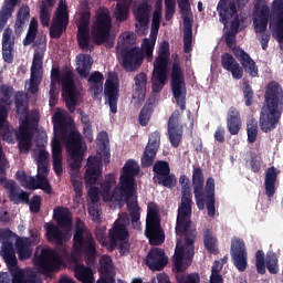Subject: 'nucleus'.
Here are the masks:
<instances>
[{
	"mask_svg": "<svg viewBox=\"0 0 283 283\" xmlns=\"http://www.w3.org/2000/svg\"><path fill=\"white\" fill-rule=\"evenodd\" d=\"M18 147L21 154H28L32 147V135L28 126H21L18 134Z\"/></svg>",
	"mask_w": 283,
	"mask_h": 283,
	"instance_id": "49530a36",
	"label": "nucleus"
},
{
	"mask_svg": "<svg viewBox=\"0 0 283 283\" xmlns=\"http://www.w3.org/2000/svg\"><path fill=\"white\" fill-rule=\"evenodd\" d=\"M154 171V184L166 187L167 189H174L178 184L176 175L171 174V167L168 161L158 160L153 166Z\"/></svg>",
	"mask_w": 283,
	"mask_h": 283,
	"instance_id": "4468645a",
	"label": "nucleus"
},
{
	"mask_svg": "<svg viewBox=\"0 0 283 283\" xmlns=\"http://www.w3.org/2000/svg\"><path fill=\"white\" fill-rule=\"evenodd\" d=\"M106 231V227H96L95 238L97 242H99L101 247H104L105 249H107V251H109V238H107Z\"/></svg>",
	"mask_w": 283,
	"mask_h": 283,
	"instance_id": "e2e57ef3",
	"label": "nucleus"
},
{
	"mask_svg": "<svg viewBox=\"0 0 283 283\" xmlns=\"http://www.w3.org/2000/svg\"><path fill=\"white\" fill-rule=\"evenodd\" d=\"M127 224H129V217L127 214H123L114 222L113 228L108 232L109 251H114V249L118 247L119 240H129V230H127Z\"/></svg>",
	"mask_w": 283,
	"mask_h": 283,
	"instance_id": "a211bd4d",
	"label": "nucleus"
},
{
	"mask_svg": "<svg viewBox=\"0 0 283 283\" xmlns=\"http://www.w3.org/2000/svg\"><path fill=\"white\" fill-rule=\"evenodd\" d=\"M92 19V13L90 10L84 11L81 14L80 23L77 25V43L83 52L92 50L90 45L91 35H90V20Z\"/></svg>",
	"mask_w": 283,
	"mask_h": 283,
	"instance_id": "4be33fe9",
	"label": "nucleus"
},
{
	"mask_svg": "<svg viewBox=\"0 0 283 283\" xmlns=\"http://www.w3.org/2000/svg\"><path fill=\"white\" fill-rule=\"evenodd\" d=\"M128 41L129 34L126 35L123 42V46L120 48L122 67H124L126 72H136V69L143 65L145 55H143V51L136 46H125Z\"/></svg>",
	"mask_w": 283,
	"mask_h": 283,
	"instance_id": "9b49d317",
	"label": "nucleus"
},
{
	"mask_svg": "<svg viewBox=\"0 0 283 283\" xmlns=\"http://www.w3.org/2000/svg\"><path fill=\"white\" fill-rule=\"evenodd\" d=\"M77 67L76 72L82 78H87L90 76V72L92 70V65H94V60L92 59V55L80 53L76 56Z\"/></svg>",
	"mask_w": 283,
	"mask_h": 283,
	"instance_id": "37998d69",
	"label": "nucleus"
},
{
	"mask_svg": "<svg viewBox=\"0 0 283 283\" xmlns=\"http://www.w3.org/2000/svg\"><path fill=\"white\" fill-rule=\"evenodd\" d=\"M113 17L117 23H125V21L129 19V3L125 1L117 2L113 12Z\"/></svg>",
	"mask_w": 283,
	"mask_h": 283,
	"instance_id": "3c124183",
	"label": "nucleus"
},
{
	"mask_svg": "<svg viewBox=\"0 0 283 283\" xmlns=\"http://www.w3.org/2000/svg\"><path fill=\"white\" fill-rule=\"evenodd\" d=\"M158 149H160V132L155 130L148 137V144L142 156V167L147 168L154 165Z\"/></svg>",
	"mask_w": 283,
	"mask_h": 283,
	"instance_id": "5701e85b",
	"label": "nucleus"
},
{
	"mask_svg": "<svg viewBox=\"0 0 283 283\" xmlns=\"http://www.w3.org/2000/svg\"><path fill=\"white\" fill-rule=\"evenodd\" d=\"M283 112V90L279 82L272 81L268 84L264 94V105L261 108L259 125L261 132L269 134L273 132Z\"/></svg>",
	"mask_w": 283,
	"mask_h": 283,
	"instance_id": "7ed1b4c3",
	"label": "nucleus"
},
{
	"mask_svg": "<svg viewBox=\"0 0 283 283\" xmlns=\"http://www.w3.org/2000/svg\"><path fill=\"white\" fill-rule=\"evenodd\" d=\"M238 33L232 31L226 32V45L229 50H232L234 56L240 61L242 67H244L245 72L250 74V76H258V66L255 65V61L251 59L249 53L244 52V50L235 46V35Z\"/></svg>",
	"mask_w": 283,
	"mask_h": 283,
	"instance_id": "9d476101",
	"label": "nucleus"
},
{
	"mask_svg": "<svg viewBox=\"0 0 283 283\" xmlns=\"http://www.w3.org/2000/svg\"><path fill=\"white\" fill-rule=\"evenodd\" d=\"M14 104L18 116H25L28 114V103H25V94L23 92L15 93Z\"/></svg>",
	"mask_w": 283,
	"mask_h": 283,
	"instance_id": "680f3d73",
	"label": "nucleus"
},
{
	"mask_svg": "<svg viewBox=\"0 0 283 283\" xmlns=\"http://www.w3.org/2000/svg\"><path fill=\"white\" fill-rule=\"evenodd\" d=\"M135 82V93L137 94L138 98H145L147 94V74L142 72L138 73L134 77Z\"/></svg>",
	"mask_w": 283,
	"mask_h": 283,
	"instance_id": "864d4df0",
	"label": "nucleus"
},
{
	"mask_svg": "<svg viewBox=\"0 0 283 283\" xmlns=\"http://www.w3.org/2000/svg\"><path fill=\"white\" fill-rule=\"evenodd\" d=\"M53 218L56 220L59 227L63 229H72V212L65 207H56L53 210Z\"/></svg>",
	"mask_w": 283,
	"mask_h": 283,
	"instance_id": "c03bdc74",
	"label": "nucleus"
},
{
	"mask_svg": "<svg viewBox=\"0 0 283 283\" xmlns=\"http://www.w3.org/2000/svg\"><path fill=\"white\" fill-rule=\"evenodd\" d=\"M255 269L259 275H265L266 269L271 275H277L280 273L277 254L273 251H268L265 255L264 251L258 250L255 252Z\"/></svg>",
	"mask_w": 283,
	"mask_h": 283,
	"instance_id": "f8f14e48",
	"label": "nucleus"
},
{
	"mask_svg": "<svg viewBox=\"0 0 283 283\" xmlns=\"http://www.w3.org/2000/svg\"><path fill=\"white\" fill-rule=\"evenodd\" d=\"M151 114H154V101L148 99L139 112L138 122L142 127H147V125H149Z\"/></svg>",
	"mask_w": 283,
	"mask_h": 283,
	"instance_id": "603ef678",
	"label": "nucleus"
},
{
	"mask_svg": "<svg viewBox=\"0 0 283 283\" xmlns=\"http://www.w3.org/2000/svg\"><path fill=\"white\" fill-rule=\"evenodd\" d=\"M30 21V6L22 4L18 10L14 23V34L15 36H21L23 34V30H25V25Z\"/></svg>",
	"mask_w": 283,
	"mask_h": 283,
	"instance_id": "58836bf2",
	"label": "nucleus"
},
{
	"mask_svg": "<svg viewBox=\"0 0 283 283\" xmlns=\"http://www.w3.org/2000/svg\"><path fill=\"white\" fill-rule=\"evenodd\" d=\"M127 210L130 216V222L135 229L140 227V207L137 201H126Z\"/></svg>",
	"mask_w": 283,
	"mask_h": 283,
	"instance_id": "6e6d98bb",
	"label": "nucleus"
},
{
	"mask_svg": "<svg viewBox=\"0 0 283 283\" xmlns=\"http://www.w3.org/2000/svg\"><path fill=\"white\" fill-rule=\"evenodd\" d=\"M67 23H70V13L67 12V3L60 0L55 17L50 28L51 39H61L63 36V30L67 29Z\"/></svg>",
	"mask_w": 283,
	"mask_h": 283,
	"instance_id": "f3484780",
	"label": "nucleus"
},
{
	"mask_svg": "<svg viewBox=\"0 0 283 283\" xmlns=\"http://www.w3.org/2000/svg\"><path fill=\"white\" fill-rule=\"evenodd\" d=\"M243 98L247 107H251V105H253L255 93L253 92V87H251L249 82L243 83Z\"/></svg>",
	"mask_w": 283,
	"mask_h": 283,
	"instance_id": "69168bd1",
	"label": "nucleus"
},
{
	"mask_svg": "<svg viewBox=\"0 0 283 283\" xmlns=\"http://www.w3.org/2000/svg\"><path fill=\"white\" fill-rule=\"evenodd\" d=\"M15 249L20 262H25L32 258V241L30 239H18L15 241Z\"/></svg>",
	"mask_w": 283,
	"mask_h": 283,
	"instance_id": "a18cd8bd",
	"label": "nucleus"
},
{
	"mask_svg": "<svg viewBox=\"0 0 283 283\" xmlns=\"http://www.w3.org/2000/svg\"><path fill=\"white\" fill-rule=\"evenodd\" d=\"M56 0H44L40 4V23L42 28H50V8L55 6Z\"/></svg>",
	"mask_w": 283,
	"mask_h": 283,
	"instance_id": "09e8293b",
	"label": "nucleus"
},
{
	"mask_svg": "<svg viewBox=\"0 0 283 283\" xmlns=\"http://www.w3.org/2000/svg\"><path fill=\"white\" fill-rule=\"evenodd\" d=\"M112 32V17L109 10L104 9L97 12V17L93 27V35L97 45H103L109 39Z\"/></svg>",
	"mask_w": 283,
	"mask_h": 283,
	"instance_id": "2eb2a0df",
	"label": "nucleus"
},
{
	"mask_svg": "<svg viewBox=\"0 0 283 283\" xmlns=\"http://www.w3.org/2000/svg\"><path fill=\"white\" fill-rule=\"evenodd\" d=\"M77 114L81 116V122L83 124V129L86 138L92 140V122H90V115H87L83 109L77 108Z\"/></svg>",
	"mask_w": 283,
	"mask_h": 283,
	"instance_id": "0e129e2a",
	"label": "nucleus"
},
{
	"mask_svg": "<svg viewBox=\"0 0 283 283\" xmlns=\"http://www.w3.org/2000/svg\"><path fill=\"white\" fill-rule=\"evenodd\" d=\"M51 78V83H54V81L55 83H62L66 107L71 114H74V112H76V105L78 104V98L76 97V84H74V73H72V71H65L63 75H61L59 69H52Z\"/></svg>",
	"mask_w": 283,
	"mask_h": 283,
	"instance_id": "423d86ee",
	"label": "nucleus"
},
{
	"mask_svg": "<svg viewBox=\"0 0 283 283\" xmlns=\"http://www.w3.org/2000/svg\"><path fill=\"white\" fill-rule=\"evenodd\" d=\"M269 15L256 13L258 18L253 19L254 32L258 34L266 33V28H269Z\"/></svg>",
	"mask_w": 283,
	"mask_h": 283,
	"instance_id": "052dcab7",
	"label": "nucleus"
},
{
	"mask_svg": "<svg viewBox=\"0 0 283 283\" xmlns=\"http://www.w3.org/2000/svg\"><path fill=\"white\" fill-rule=\"evenodd\" d=\"M169 258L165 255V250L153 248L149 250L146 264L150 271H163L167 266Z\"/></svg>",
	"mask_w": 283,
	"mask_h": 283,
	"instance_id": "bb28decb",
	"label": "nucleus"
},
{
	"mask_svg": "<svg viewBox=\"0 0 283 283\" xmlns=\"http://www.w3.org/2000/svg\"><path fill=\"white\" fill-rule=\"evenodd\" d=\"M170 87L178 107L185 112L187 109V83H185V71H182L179 61L172 63Z\"/></svg>",
	"mask_w": 283,
	"mask_h": 283,
	"instance_id": "0eeeda50",
	"label": "nucleus"
},
{
	"mask_svg": "<svg viewBox=\"0 0 283 283\" xmlns=\"http://www.w3.org/2000/svg\"><path fill=\"white\" fill-rule=\"evenodd\" d=\"M168 138L170 140L171 147L178 148L180 147V143L182 140V126L180 125V111L175 109L167 125Z\"/></svg>",
	"mask_w": 283,
	"mask_h": 283,
	"instance_id": "393cba45",
	"label": "nucleus"
},
{
	"mask_svg": "<svg viewBox=\"0 0 283 283\" xmlns=\"http://www.w3.org/2000/svg\"><path fill=\"white\" fill-rule=\"evenodd\" d=\"M54 137L51 142L53 170L55 176H63V147L61 140L66 143V151L70 156L69 165L73 171H78L87 151V144L83 142V135L78 132H70V122L63 112L57 111L52 117Z\"/></svg>",
	"mask_w": 283,
	"mask_h": 283,
	"instance_id": "f03ea898",
	"label": "nucleus"
},
{
	"mask_svg": "<svg viewBox=\"0 0 283 283\" xmlns=\"http://www.w3.org/2000/svg\"><path fill=\"white\" fill-rule=\"evenodd\" d=\"M138 185L136 184V178L132 177H119V187L116 189L119 192L118 198H124L125 202H129L132 198H134V193H136Z\"/></svg>",
	"mask_w": 283,
	"mask_h": 283,
	"instance_id": "2f4dec72",
	"label": "nucleus"
},
{
	"mask_svg": "<svg viewBox=\"0 0 283 283\" xmlns=\"http://www.w3.org/2000/svg\"><path fill=\"white\" fill-rule=\"evenodd\" d=\"M19 1L21 0H4V3L0 9V32H3V28L8 25V21L12 18L14 8L19 6Z\"/></svg>",
	"mask_w": 283,
	"mask_h": 283,
	"instance_id": "79ce46f5",
	"label": "nucleus"
},
{
	"mask_svg": "<svg viewBox=\"0 0 283 283\" xmlns=\"http://www.w3.org/2000/svg\"><path fill=\"white\" fill-rule=\"evenodd\" d=\"M217 11L220 23L227 25L238 14V7L231 0H220L217 4Z\"/></svg>",
	"mask_w": 283,
	"mask_h": 283,
	"instance_id": "c756f323",
	"label": "nucleus"
},
{
	"mask_svg": "<svg viewBox=\"0 0 283 283\" xmlns=\"http://www.w3.org/2000/svg\"><path fill=\"white\" fill-rule=\"evenodd\" d=\"M192 189L196 205L200 211L205 209V172L200 166H193L192 169Z\"/></svg>",
	"mask_w": 283,
	"mask_h": 283,
	"instance_id": "b1692460",
	"label": "nucleus"
},
{
	"mask_svg": "<svg viewBox=\"0 0 283 283\" xmlns=\"http://www.w3.org/2000/svg\"><path fill=\"white\" fill-rule=\"evenodd\" d=\"M15 179L18 182H20L21 187H24V189H41V186H39V181L34 177L28 176V174L23 170H18L15 174Z\"/></svg>",
	"mask_w": 283,
	"mask_h": 283,
	"instance_id": "8fccbe9b",
	"label": "nucleus"
},
{
	"mask_svg": "<svg viewBox=\"0 0 283 283\" xmlns=\"http://www.w3.org/2000/svg\"><path fill=\"white\" fill-rule=\"evenodd\" d=\"M177 283H200V274L190 273L188 275H185V274L178 275Z\"/></svg>",
	"mask_w": 283,
	"mask_h": 283,
	"instance_id": "774afa93",
	"label": "nucleus"
},
{
	"mask_svg": "<svg viewBox=\"0 0 283 283\" xmlns=\"http://www.w3.org/2000/svg\"><path fill=\"white\" fill-rule=\"evenodd\" d=\"M0 136L7 143H14V138L18 139L19 136L17 129L8 122V107L3 104H0Z\"/></svg>",
	"mask_w": 283,
	"mask_h": 283,
	"instance_id": "cd10ccee",
	"label": "nucleus"
},
{
	"mask_svg": "<svg viewBox=\"0 0 283 283\" xmlns=\"http://www.w3.org/2000/svg\"><path fill=\"white\" fill-rule=\"evenodd\" d=\"M203 244L207 251H209V253H212V254L218 253V247H217L218 239L213 237V232L209 228L203 230Z\"/></svg>",
	"mask_w": 283,
	"mask_h": 283,
	"instance_id": "bf43d9fd",
	"label": "nucleus"
},
{
	"mask_svg": "<svg viewBox=\"0 0 283 283\" xmlns=\"http://www.w3.org/2000/svg\"><path fill=\"white\" fill-rule=\"evenodd\" d=\"M203 200L209 218H213L216 216V180L212 177H209L206 181Z\"/></svg>",
	"mask_w": 283,
	"mask_h": 283,
	"instance_id": "7c9ffc66",
	"label": "nucleus"
},
{
	"mask_svg": "<svg viewBox=\"0 0 283 283\" xmlns=\"http://www.w3.org/2000/svg\"><path fill=\"white\" fill-rule=\"evenodd\" d=\"M4 187L9 191V198L11 202L14 205H19L20 202H30V195L21 189V187L17 186V181L7 180L4 182Z\"/></svg>",
	"mask_w": 283,
	"mask_h": 283,
	"instance_id": "c9c22d12",
	"label": "nucleus"
},
{
	"mask_svg": "<svg viewBox=\"0 0 283 283\" xmlns=\"http://www.w3.org/2000/svg\"><path fill=\"white\" fill-rule=\"evenodd\" d=\"M45 48L42 50H35L33 53V61L31 65V78H30V92L36 94L39 92V85L43 81V56Z\"/></svg>",
	"mask_w": 283,
	"mask_h": 283,
	"instance_id": "6ab92c4d",
	"label": "nucleus"
},
{
	"mask_svg": "<svg viewBox=\"0 0 283 283\" xmlns=\"http://www.w3.org/2000/svg\"><path fill=\"white\" fill-rule=\"evenodd\" d=\"M75 277L82 283H94V272L85 265H80L75 269Z\"/></svg>",
	"mask_w": 283,
	"mask_h": 283,
	"instance_id": "13d9d810",
	"label": "nucleus"
},
{
	"mask_svg": "<svg viewBox=\"0 0 283 283\" xmlns=\"http://www.w3.org/2000/svg\"><path fill=\"white\" fill-rule=\"evenodd\" d=\"M1 255L9 269L12 283H41V279H39L36 273L25 271L17 266L19 262L17 261V252L14 251L12 241H6L2 243Z\"/></svg>",
	"mask_w": 283,
	"mask_h": 283,
	"instance_id": "20e7f679",
	"label": "nucleus"
},
{
	"mask_svg": "<svg viewBox=\"0 0 283 283\" xmlns=\"http://www.w3.org/2000/svg\"><path fill=\"white\" fill-rule=\"evenodd\" d=\"M179 185H181V203L178 208L175 227L177 245L172 259V269L177 273H182L184 271H187V268L191 266V262H193V255H196V248L193 244L196 242V238H198V231L191 221L193 192H191L189 177L181 175L179 178Z\"/></svg>",
	"mask_w": 283,
	"mask_h": 283,
	"instance_id": "f257e3e1",
	"label": "nucleus"
},
{
	"mask_svg": "<svg viewBox=\"0 0 283 283\" xmlns=\"http://www.w3.org/2000/svg\"><path fill=\"white\" fill-rule=\"evenodd\" d=\"M116 186V179L114 178V175H107L105 177L104 182L102 184V191L104 193V200H118V197L116 196V191L118 189H115L112 192V187Z\"/></svg>",
	"mask_w": 283,
	"mask_h": 283,
	"instance_id": "de8ad7c7",
	"label": "nucleus"
},
{
	"mask_svg": "<svg viewBox=\"0 0 283 283\" xmlns=\"http://www.w3.org/2000/svg\"><path fill=\"white\" fill-rule=\"evenodd\" d=\"M50 174V164H38V174H36V181L44 191V193H52V186L50 185V181L48 180V176Z\"/></svg>",
	"mask_w": 283,
	"mask_h": 283,
	"instance_id": "a19ab883",
	"label": "nucleus"
},
{
	"mask_svg": "<svg viewBox=\"0 0 283 283\" xmlns=\"http://www.w3.org/2000/svg\"><path fill=\"white\" fill-rule=\"evenodd\" d=\"M248 143L253 144L258 140V122L250 120L247 124Z\"/></svg>",
	"mask_w": 283,
	"mask_h": 283,
	"instance_id": "338daca9",
	"label": "nucleus"
},
{
	"mask_svg": "<svg viewBox=\"0 0 283 283\" xmlns=\"http://www.w3.org/2000/svg\"><path fill=\"white\" fill-rule=\"evenodd\" d=\"M44 229L48 242H53V244H56L57 247H63V243L65 242V232H63L59 226L54 223H45Z\"/></svg>",
	"mask_w": 283,
	"mask_h": 283,
	"instance_id": "4c0bfd02",
	"label": "nucleus"
},
{
	"mask_svg": "<svg viewBox=\"0 0 283 283\" xmlns=\"http://www.w3.org/2000/svg\"><path fill=\"white\" fill-rule=\"evenodd\" d=\"M133 14L136 21V28H140L142 34H147L149 30V21L151 19V4L149 2H140L133 9Z\"/></svg>",
	"mask_w": 283,
	"mask_h": 283,
	"instance_id": "a878e982",
	"label": "nucleus"
},
{
	"mask_svg": "<svg viewBox=\"0 0 283 283\" xmlns=\"http://www.w3.org/2000/svg\"><path fill=\"white\" fill-rule=\"evenodd\" d=\"M169 56L171 52L169 51V43L167 41L161 42L159 46L158 55L154 63V72L157 74L158 81L167 80V67L169 66Z\"/></svg>",
	"mask_w": 283,
	"mask_h": 283,
	"instance_id": "412c9836",
	"label": "nucleus"
},
{
	"mask_svg": "<svg viewBox=\"0 0 283 283\" xmlns=\"http://www.w3.org/2000/svg\"><path fill=\"white\" fill-rule=\"evenodd\" d=\"M272 14L270 24L275 34L283 39V0H274L272 2Z\"/></svg>",
	"mask_w": 283,
	"mask_h": 283,
	"instance_id": "473e14b6",
	"label": "nucleus"
},
{
	"mask_svg": "<svg viewBox=\"0 0 283 283\" xmlns=\"http://www.w3.org/2000/svg\"><path fill=\"white\" fill-rule=\"evenodd\" d=\"M227 127L231 136H238L240 129H242V117H240V111L234 106H231L228 111Z\"/></svg>",
	"mask_w": 283,
	"mask_h": 283,
	"instance_id": "e433bc0d",
	"label": "nucleus"
},
{
	"mask_svg": "<svg viewBox=\"0 0 283 283\" xmlns=\"http://www.w3.org/2000/svg\"><path fill=\"white\" fill-rule=\"evenodd\" d=\"M140 174V166L138 163L134 159H128L123 169H122V175L125 178H136Z\"/></svg>",
	"mask_w": 283,
	"mask_h": 283,
	"instance_id": "4d7b16f0",
	"label": "nucleus"
},
{
	"mask_svg": "<svg viewBox=\"0 0 283 283\" xmlns=\"http://www.w3.org/2000/svg\"><path fill=\"white\" fill-rule=\"evenodd\" d=\"M73 249L84 253L88 262L96 260V240L92 237V233L87 232L85 222L83 220H76L75 232L73 235Z\"/></svg>",
	"mask_w": 283,
	"mask_h": 283,
	"instance_id": "39448f33",
	"label": "nucleus"
},
{
	"mask_svg": "<svg viewBox=\"0 0 283 283\" xmlns=\"http://www.w3.org/2000/svg\"><path fill=\"white\" fill-rule=\"evenodd\" d=\"M221 65L223 70L231 72L232 78H237V81H240L244 75V71L231 53H223L221 55Z\"/></svg>",
	"mask_w": 283,
	"mask_h": 283,
	"instance_id": "f704fd0d",
	"label": "nucleus"
},
{
	"mask_svg": "<svg viewBox=\"0 0 283 283\" xmlns=\"http://www.w3.org/2000/svg\"><path fill=\"white\" fill-rule=\"evenodd\" d=\"M145 235L151 247H160L165 242V231L160 227V220L156 214L147 218Z\"/></svg>",
	"mask_w": 283,
	"mask_h": 283,
	"instance_id": "aec40b11",
	"label": "nucleus"
},
{
	"mask_svg": "<svg viewBox=\"0 0 283 283\" xmlns=\"http://www.w3.org/2000/svg\"><path fill=\"white\" fill-rule=\"evenodd\" d=\"M103 176V168H101V159L98 157H90L87 160V168L84 175V180L88 189V198L91 202H98L101 199L98 193L101 192L98 188L94 187L98 182L99 178Z\"/></svg>",
	"mask_w": 283,
	"mask_h": 283,
	"instance_id": "6e6552de",
	"label": "nucleus"
},
{
	"mask_svg": "<svg viewBox=\"0 0 283 283\" xmlns=\"http://www.w3.org/2000/svg\"><path fill=\"white\" fill-rule=\"evenodd\" d=\"M118 92H120L118 82L106 80L104 96L106 101L105 103L109 106L112 114H116L118 112Z\"/></svg>",
	"mask_w": 283,
	"mask_h": 283,
	"instance_id": "c85d7f7f",
	"label": "nucleus"
},
{
	"mask_svg": "<svg viewBox=\"0 0 283 283\" xmlns=\"http://www.w3.org/2000/svg\"><path fill=\"white\" fill-rule=\"evenodd\" d=\"M178 8L184 17V52L189 54L193 43V20L189 18V12H191V6L189 0H177Z\"/></svg>",
	"mask_w": 283,
	"mask_h": 283,
	"instance_id": "ddd939ff",
	"label": "nucleus"
},
{
	"mask_svg": "<svg viewBox=\"0 0 283 283\" xmlns=\"http://www.w3.org/2000/svg\"><path fill=\"white\" fill-rule=\"evenodd\" d=\"M2 59L4 63L14 62V39H12V29L7 28L2 34Z\"/></svg>",
	"mask_w": 283,
	"mask_h": 283,
	"instance_id": "72a5a7b5",
	"label": "nucleus"
},
{
	"mask_svg": "<svg viewBox=\"0 0 283 283\" xmlns=\"http://www.w3.org/2000/svg\"><path fill=\"white\" fill-rule=\"evenodd\" d=\"M158 39V33H150V39H144L142 44V54L146 56L148 61L154 56V48H156V40Z\"/></svg>",
	"mask_w": 283,
	"mask_h": 283,
	"instance_id": "5fc2aeb1",
	"label": "nucleus"
},
{
	"mask_svg": "<svg viewBox=\"0 0 283 283\" xmlns=\"http://www.w3.org/2000/svg\"><path fill=\"white\" fill-rule=\"evenodd\" d=\"M34 266H38L42 273L48 275L61 269V256L56 250L42 248L40 253L35 252L33 258Z\"/></svg>",
	"mask_w": 283,
	"mask_h": 283,
	"instance_id": "1a4fd4ad",
	"label": "nucleus"
},
{
	"mask_svg": "<svg viewBox=\"0 0 283 283\" xmlns=\"http://www.w3.org/2000/svg\"><path fill=\"white\" fill-rule=\"evenodd\" d=\"M230 255L235 269L240 273H244L247 266H249V253L247 252L244 240L235 237L231 239Z\"/></svg>",
	"mask_w": 283,
	"mask_h": 283,
	"instance_id": "dca6fc26",
	"label": "nucleus"
},
{
	"mask_svg": "<svg viewBox=\"0 0 283 283\" xmlns=\"http://www.w3.org/2000/svg\"><path fill=\"white\" fill-rule=\"evenodd\" d=\"M277 176H280V172L274 166L268 168L265 171L264 188L265 196H268V198H273V196H275V184L277 182Z\"/></svg>",
	"mask_w": 283,
	"mask_h": 283,
	"instance_id": "ea45409f",
	"label": "nucleus"
}]
</instances>
